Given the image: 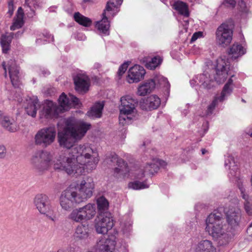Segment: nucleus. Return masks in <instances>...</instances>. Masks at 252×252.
I'll use <instances>...</instances> for the list:
<instances>
[{"label": "nucleus", "instance_id": "nucleus-9", "mask_svg": "<svg viewBox=\"0 0 252 252\" xmlns=\"http://www.w3.org/2000/svg\"><path fill=\"white\" fill-rule=\"evenodd\" d=\"M51 161V155L45 151L35 153L31 159V163L33 168L39 174H41L48 169Z\"/></svg>", "mask_w": 252, "mask_h": 252}, {"label": "nucleus", "instance_id": "nucleus-15", "mask_svg": "<svg viewBox=\"0 0 252 252\" xmlns=\"http://www.w3.org/2000/svg\"><path fill=\"white\" fill-rule=\"evenodd\" d=\"M107 160L108 163H116L118 166L114 170V175L116 177H119L121 175L125 176L128 172L127 163L124 159L119 158L116 154H111L107 157Z\"/></svg>", "mask_w": 252, "mask_h": 252}, {"label": "nucleus", "instance_id": "nucleus-19", "mask_svg": "<svg viewBox=\"0 0 252 252\" xmlns=\"http://www.w3.org/2000/svg\"><path fill=\"white\" fill-rule=\"evenodd\" d=\"M121 102L120 113L124 114H130L135 109V105L137 104L138 101L129 96H126L121 97Z\"/></svg>", "mask_w": 252, "mask_h": 252}, {"label": "nucleus", "instance_id": "nucleus-50", "mask_svg": "<svg viewBox=\"0 0 252 252\" xmlns=\"http://www.w3.org/2000/svg\"><path fill=\"white\" fill-rule=\"evenodd\" d=\"M247 232L250 239H252V222L247 228Z\"/></svg>", "mask_w": 252, "mask_h": 252}, {"label": "nucleus", "instance_id": "nucleus-12", "mask_svg": "<svg viewBox=\"0 0 252 252\" xmlns=\"http://www.w3.org/2000/svg\"><path fill=\"white\" fill-rule=\"evenodd\" d=\"M33 203L41 214L46 215L53 220L51 216L53 212L51 201L47 195L43 193L37 194L34 198Z\"/></svg>", "mask_w": 252, "mask_h": 252}, {"label": "nucleus", "instance_id": "nucleus-48", "mask_svg": "<svg viewBox=\"0 0 252 252\" xmlns=\"http://www.w3.org/2000/svg\"><path fill=\"white\" fill-rule=\"evenodd\" d=\"M223 4H225L227 7H231L232 8L235 6L236 4V0H224Z\"/></svg>", "mask_w": 252, "mask_h": 252}, {"label": "nucleus", "instance_id": "nucleus-7", "mask_svg": "<svg viewBox=\"0 0 252 252\" xmlns=\"http://www.w3.org/2000/svg\"><path fill=\"white\" fill-rule=\"evenodd\" d=\"M233 24L232 21L221 24L217 29L216 35L217 42L222 47L228 45L233 35Z\"/></svg>", "mask_w": 252, "mask_h": 252}, {"label": "nucleus", "instance_id": "nucleus-35", "mask_svg": "<svg viewBox=\"0 0 252 252\" xmlns=\"http://www.w3.org/2000/svg\"><path fill=\"white\" fill-rule=\"evenodd\" d=\"M174 7L180 14L186 17L189 16L188 5L186 3L182 1H177L174 3Z\"/></svg>", "mask_w": 252, "mask_h": 252}, {"label": "nucleus", "instance_id": "nucleus-27", "mask_svg": "<svg viewBox=\"0 0 252 252\" xmlns=\"http://www.w3.org/2000/svg\"><path fill=\"white\" fill-rule=\"evenodd\" d=\"M89 225L86 224H82L78 225L74 233V237L79 240L87 239L89 236Z\"/></svg>", "mask_w": 252, "mask_h": 252}, {"label": "nucleus", "instance_id": "nucleus-43", "mask_svg": "<svg viewBox=\"0 0 252 252\" xmlns=\"http://www.w3.org/2000/svg\"><path fill=\"white\" fill-rule=\"evenodd\" d=\"M128 62H126L120 65L118 71V74L119 76H122L126 72L128 67Z\"/></svg>", "mask_w": 252, "mask_h": 252}, {"label": "nucleus", "instance_id": "nucleus-34", "mask_svg": "<svg viewBox=\"0 0 252 252\" xmlns=\"http://www.w3.org/2000/svg\"><path fill=\"white\" fill-rule=\"evenodd\" d=\"M98 214L100 215L109 213L107 210L108 209L109 203L107 200L103 196L100 197L97 200Z\"/></svg>", "mask_w": 252, "mask_h": 252}, {"label": "nucleus", "instance_id": "nucleus-26", "mask_svg": "<svg viewBox=\"0 0 252 252\" xmlns=\"http://www.w3.org/2000/svg\"><path fill=\"white\" fill-rule=\"evenodd\" d=\"M13 38H14L13 32H11L8 35L2 34L1 35L0 43L3 53L6 54L9 50L10 44Z\"/></svg>", "mask_w": 252, "mask_h": 252}, {"label": "nucleus", "instance_id": "nucleus-5", "mask_svg": "<svg viewBox=\"0 0 252 252\" xmlns=\"http://www.w3.org/2000/svg\"><path fill=\"white\" fill-rule=\"evenodd\" d=\"M157 82L159 84V87L163 88L165 94L169 95L170 85L167 78L163 76H159L155 79L147 80L139 87L137 94L140 96H144L147 94L150 93L155 88Z\"/></svg>", "mask_w": 252, "mask_h": 252}, {"label": "nucleus", "instance_id": "nucleus-17", "mask_svg": "<svg viewBox=\"0 0 252 252\" xmlns=\"http://www.w3.org/2000/svg\"><path fill=\"white\" fill-rule=\"evenodd\" d=\"M73 81L76 92L82 94L88 92L90 84L89 79L87 76L78 74L74 77Z\"/></svg>", "mask_w": 252, "mask_h": 252}, {"label": "nucleus", "instance_id": "nucleus-13", "mask_svg": "<svg viewBox=\"0 0 252 252\" xmlns=\"http://www.w3.org/2000/svg\"><path fill=\"white\" fill-rule=\"evenodd\" d=\"M114 225L113 220L110 213L99 215L95 220V228L97 233L106 234Z\"/></svg>", "mask_w": 252, "mask_h": 252}, {"label": "nucleus", "instance_id": "nucleus-20", "mask_svg": "<svg viewBox=\"0 0 252 252\" xmlns=\"http://www.w3.org/2000/svg\"><path fill=\"white\" fill-rule=\"evenodd\" d=\"M7 67L12 85L15 88H18L20 85L19 70L15 61L12 60L9 61L7 63Z\"/></svg>", "mask_w": 252, "mask_h": 252}, {"label": "nucleus", "instance_id": "nucleus-33", "mask_svg": "<svg viewBox=\"0 0 252 252\" xmlns=\"http://www.w3.org/2000/svg\"><path fill=\"white\" fill-rule=\"evenodd\" d=\"M215 248L210 241L205 240L201 241L198 243L196 248L197 252H205L209 251V252H214Z\"/></svg>", "mask_w": 252, "mask_h": 252}, {"label": "nucleus", "instance_id": "nucleus-51", "mask_svg": "<svg viewBox=\"0 0 252 252\" xmlns=\"http://www.w3.org/2000/svg\"><path fill=\"white\" fill-rule=\"evenodd\" d=\"M7 116V115L5 114V113L2 111L0 110V125L2 124V122L3 119Z\"/></svg>", "mask_w": 252, "mask_h": 252}, {"label": "nucleus", "instance_id": "nucleus-52", "mask_svg": "<svg viewBox=\"0 0 252 252\" xmlns=\"http://www.w3.org/2000/svg\"><path fill=\"white\" fill-rule=\"evenodd\" d=\"M238 4L242 8V10L244 11L245 8L246 7V4L244 2V1L243 0H241L239 2Z\"/></svg>", "mask_w": 252, "mask_h": 252}, {"label": "nucleus", "instance_id": "nucleus-56", "mask_svg": "<svg viewBox=\"0 0 252 252\" xmlns=\"http://www.w3.org/2000/svg\"><path fill=\"white\" fill-rule=\"evenodd\" d=\"M198 81L196 79H192L190 81V83L191 84V86H194L196 83L198 84L199 83L197 82Z\"/></svg>", "mask_w": 252, "mask_h": 252}, {"label": "nucleus", "instance_id": "nucleus-28", "mask_svg": "<svg viewBox=\"0 0 252 252\" xmlns=\"http://www.w3.org/2000/svg\"><path fill=\"white\" fill-rule=\"evenodd\" d=\"M38 106V100L37 98L34 99H30L27 106L25 108L27 114L33 118L35 117Z\"/></svg>", "mask_w": 252, "mask_h": 252}, {"label": "nucleus", "instance_id": "nucleus-61", "mask_svg": "<svg viewBox=\"0 0 252 252\" xmlns=\"http://www.w3.org/2000/svg\"><path fill=\"white\" fill-rule=\"evenodd\" d=\"M81 37H82V36H84V35H83V34H81Z\"/></svg>", "mask_w": 252, "mask_h": 252}, {"label": "nucleus", "instance_id": "nucleus-25", "mask_svg": "<svg viewBox=\"0 0 252 252\" xmlns=\"http://www.w3.org/2000/svg\"><path fill=\"white\" fill-rule=\"evenodd\" d=\"M234 75H231L230 78L228 79L227 83L224 85L221 92L220 95L218 97L219 101L222 102L225 99L226 97L229 95L233 91V80L232 78Z\"/></svg>", "mask_w": 252, "mask_h": 252}, {"label": "nucleus", "instance_id": "nucleus-31", "mask_svg": "<svg viewBox=\"0 0 252 252\" xmlns=\"http://www.w3.org/2000/svg\"><path fill=\"white\" fill-rule=\"evenodd\" d=\"M162 60L163 59L160 56H156L149 61H148L147 58L144 59L143 62L145 63V66L148 69L154 70L161 63Z\"/></svg>", "mask_w": 252, "mask_h": 252}, {"label": "nucleus", "instance_id": "nucleus-21", "mask_svg": "<svg viewBox=\"0 0 252 252\" xmlns=\"http://www.w3.org/2000/svg\"><path fill=\"white\" fill-rule=\"evenodd\" d=\"M160 103V99L158 96L156 95H152L144 100L142 107L143 109L151 111L157 109Z\"/></svg>", "mask_w": 252, "mask_h": 252}, {"label": "nucleus", "instance_id": "nucleus-58", "mask_svg": "<svg viewBox=\"0 0 252 252\" xmlns=\"http://www.w3.org/2000/svg\"><path fill=\"white\" fill-rule=\"evenodd\" d=\"M90 1H91V0H83V2H84V3H87V2H90Z\"/></svg>", "mask_w": 252, "mask_h": 252}, {"label": "nucleus", "instance_id": "nucleus-37", "mask_svg": "<svg viewBox=\"0 0 252 252\" xmlns=\"http://www.w3.org/2000/svg\"><path fill=\"white\" fill-rule=\"evenodd\" d=\"M225 166H228L230 169V174L233 176L237 175L238 171V167L235 164L234 158L232 156H228L225 160Z\"/></svg>", "mask_w": 252, "mask_h": 252}, {"label": "nucleus", "instance_id": "nucleus-44", "mask_svg": "<svg viewBox=\"0 0 252 252\" xmlns=\"http://www.w3.org/2000/svg\"><path fill=\"white\" fill-rule=\"evenodd\" d=\"M8 10L7 14H8L9 17H11L13 14L14 10V1L13 0H10L8 2Z\"/></svg>", "mask_w": 252, "mask_h": 252}, {"label": "nucleus", "instance_id": "nucleus-22", "mask_svg": "<svg viewBox=\"0 0 252 252\" xmlns=\"http://www.w3.org/2000/svg\"><path fill=\"white\" fill-rule=\"evenodd\" d=\"M226 217L228 224L232 227H235L239 225L241 220V213L239 210H230L226 213Z\"/></svg>", "mask_w": 252, "mask_h": 252}, {"label": "nucleus", "instance_id": "nucleus-8", "mask_svg": "<svg viewBox=\"0 0 252 252\" xmlns=\"http://www.w3.org/2000/svg\"><path fill=\"white\" fill-rule=\"evenodd\" d=\"M73 187L75 189L77 202L80 203L85 201L93 195L94 184L92 178L84 180L76 187L73 185Z\"/></svg>", "mask_w": 252, "mask_h": 252}, {"label": "nucleus", "instance_id": "nucleus-10", "mask_svg": "<svg viewBox=\"0 0 252 252\" xmlns=\"http://www.w3.org/2000/svg\"><path fill=\"white\" fill-rule=\"evenodd\" d=\"M56 135V131L55 127H49L42 128L35 135V144L46 147L54 141Z\"/></svg>", "mask_w": 252, "mask_h": 252}, {"label": "nucleus", "instance_id": "nucleus-55", "mask_svg": "<svg viewBox=\"0 0 252 252\" xmlns=\"http://www.w3.org/2000/svg\"><path fill=\"white\" fill-rule=\"evenodd\" d=\"M2 67H3V69L5 71V72H4V75H5V77H6L7 76V73H6V65H5V63L4 62H3L2 63Z\"/></svg>", "mask_w": 252, "mask_h": 252}, {"label": "nucleus", "instance_id": "nucleus-36", "mask_svg": "<svg viewBox=\"0 0 252 252\" xmlns=\"http://www.w3.org/2000/svg\"><path fill=\"white\" fill-rule=\"evenodd\" d=\"M74 19L77 23L86 27L90 26L92 23L90 18L83 16L79 12H75L74 14Z\"/></svg>", "mask_w": 252, "mask_h": 252}, {"label": "nucleus", "instance_id": "nucleus-32", "mask_svg": "<svg viewBox=\"0 0 252 252\" xmlns=\"http://www.w3.org/2000/svg\"><path fill=\"white\" fill-rule=\"evenodd\" d=\"M238 187L241 192V195L242 197L245 200V202L244 203V208L245 211L248 214H252V210L250 206V203L249 201V196L246 193L245 189L244 188L243 184L242 183H238Z\"/></svg>", "mask_w": 252, "mask_h": 252}, {"label": "nucleus", "instance_id": "nucleus-47", "mask_svg": "<svg viewBox=\"0 0 252 252\" xmlns=\"http://www.w3.org/2000/svg\"><path fill=\"white\" fill-rule=\"evenodd\" d=\"M203 34L202 32H197L194 33L191 38L190 42L192 43L196 40L199 37H202Z\"/></svg>", "mask_w": 252, "mask_h": 252}, {"label": "nucleus", "instance_id": "nucleus-2", "mask_svg": "<svg viewBox=\"0 0 252 252\" xmlns=\"http://www.w3.org/2000/svg\"><path fill=\"white\" fill-rule=\"evenodd\" d=\"M224 214V209L220 207L214 210L206 219V231L220 246L229 244L233 236L231 232L226 230Z\"/></svg>", "mask_w": 252, "mask_h": 252}, {"label": "nucleus", "instance_id": "nucleus-1", "mask_svg": "<svg viewBox=\"0 0 252 252\" xmlns=\"http://www.w3.org/2000/svg\"><path fill=\"white\" fill-rule=\"evenodd\" d=\"M65 126L58 133L59 145L68 150L62 152L53 160L55 170L63 171L68 175L82 174L85 169H94L97 159H92L93 150L85 145H76L90 128L91 125L84 122L75 126L72 118L67 119Z\"/></svg>", "mask_w": 252, "mask_h": 252}, {"label": "nucleus", "instance_id": "nucleus-46", "mask_svg": "<svg viewBox=\"0 0 252 252\" xmlns=\"http://www.w3.org/2000/svg\"><path fill=\"white\" fill-rule=\"evenodd\" d=\"M128 114H124L120 113V115L119 116V121L120 123L122 124L123 125H124L126 123V120H130V117H129L127 115Z\"/></svg>", "mask_w": 252, "mask_h": 252}, {"label": "nucleus", "instance_id": "nucleus-53", "mask_svg": "<svg viewBox=\"0 0 252 252\" xmlns=\"http://www.w3.org/2000/svg\"><path fill=\"white\" fill-rule=\"evenodd\" d=\"M23 34V32H21L20 31L17 32L16 33H14V38H18L19 37L21 36L22 34Z\"/></svg>", "mask_w": 252, "mask_h": 252}, {"label": "nucleus", "instance_id": "nucleus-40", "mask_svg": "<svg viewBox=\"0 0 252 252\" xmlns=\"http://www.w3.org/2000/svg\"><path fill=\"white\" fill-rule=\"evenodd\" d=\"M129 186L134 189H143L149 187V186L146 184L145 181L142 182L135 181L134 182L130 183L129 184Z\"/></svg>", "mask_w": 252, "mask_h": 252}, {"label": "nucleus", "instance_id": "nucleus-59", "mask_svg": "<svg viewBox=\"0 0 252 252\" xmlns=\"http://www.w3.org/2000/svg\"><path fill=\"white\" fill-rule=\"evenodd\" d=\"M242 101L243 102H246V101L244 99H242Z\"/></svg>", "mask_w": 252, "mask_h": 252}, {"label": "nucleus", "instance_id": "nucleus-14", "mask_svg": "<svg viewBox=\"0 0 252 252\" xmlns=\"http://www.w3.org/2000/svg\"><path fill=\"white\" fill-rule=\"evenodd\" d=\"M73 185H71L62 193L60 197V205L63 209L65 210H70L74 205V203L79 204L77 202L76 197V193Z\"/></svg>", "mask_w": 252, "mask_h": 252}, {"label": "nucleus", "instance_id": "nucleus-38", "mask_svg": "<svg viewBox=\"0 0 252 252\" xmlns=\"http://www.w3.org/2000/svg\"><path fill=\"white\" fill-rule=\"evenodd\" d=\"M25 4L30 8L31 13L29 14V16L32 17L35 15V9L38 7V4L35 0H25Z\"/></svg>", "mask_w": 252, "mask_h": 252}, {"label": "nucleus", "instance_id": "nucleus-60", "mask_svg": "<svg viewBox=\"0 0 252 252\" xmlns=\"http://www.w3.org/2000/svg\"><path fill=\"white\" fill-rule=\"evenodd\" d=\"M39 40H40V39H37V40H36V42H38Z\"/></svg>", "mask_w": 252, "mask_h": 252}, {"label": "nucleus", "instance_id": "nucleus-3", "mask_svg": "<svg viewBox=\"0 0 252 252\" xmlns=\"http://www.w3.org/2000/svg\"><path fill=\"white\" fill-rule=\"evenodd\" d=\"M229 64L222 59L217 60L215 67L212 70V75L208 72L204 71L203 73L198 75L196 79L199 83L201 84L203 88L210 89L214 86V81L218 84L223 83L229 75Z\"/></svg>", "mask_w": 252, "mask_h": 252}, {"label": "nucleus", "instance_id": "nucleus-29", "mask_svg": "<svg viewBox=\"0 0 252 252\" xmlns=\"http://www.w3.org/2000/svg\"><path fill=\"white\" fill-rule=\"evenodd\" d=\"M16 18L14 20L12 25L10 26V30L14 31L21 28L24 25V12L21 7L18 8L16 14Z\"/></svg>", "mask_w": 252, "mask_h": 252}, {"label": "nucleus", "instance_id": "nucleus-24", "mask_svg": "<svg viewBox=\"0 0 252 252\" xmlns=\"http://www.w3.org/2000/svg\"><path fill=\"white\" fill-rule=\"evenodd\" d=\"M103 102H96L87 112V115L93 119L100 118L104 108Z\"/></svg>", "mask_w": 252, "mask_h": 252}, {"label": "nucleus", "instance_id": "nucleus-18", "mask_svg": "<svg viewBox=\"0 0 252 252\" xmlns=\"http://www.w3.org/2000/svg\"><path fill=\"white\" fill-rule=\"evenodd\" d=\"M166 165V163L162 160L159 159H154L152 161L147 163L144 167L143 170L138 178L141 179L144 176V174L153 175L155 173H157L160 167H164Z\"/></svg>", "mask_w": 252, "mask_h": 252}, {"label": "nucleus", "instance_id": "nucleus-4", "mask_svg": "<svg viewBox=\"0 0 252 252\" xmlns=\"http://www.w3.org/2000/svg\"><path fill=\"white\" fill-rule=\"evenodd\" d=\"M59 105L52 101L47 100L43 105L42 109L39 111L40 118H49L52 117H57L60 113H63L62 108L64 106H68L69 101L67 95L62 93L59 99Z\"/></svg>", "mask_w": 252, "mask_h": 252}, {"label": "nucleus", "instance_id": "nucleus-45", "mask_svg": "<svg viewBox=\"0 0 252 252\" xmlns=\"http://www.w3.org/2000/svg\"><path fill=\"white\" fill-rule=\"evenodd\" d=\"M7 156V150L3 145H0V159H4Z\"/></svg>", "mask_w": 252, "mask_h": 252}, {"label": "nucleus", "instance_id": "nucleus-54", "mask_svg": "<svg viewBox=\"0 0 252 252\" xmlns=\"http://www.w3.org/2000/svg\"><path fill=\"white\" fill-rule=\"evenodd\" d=\"M41 73L44 76H46L50 74V72L47 70H43L41 71Z\"/></svg>", "mask_w": 252, "mask_h": 252}, {"label": "nucleus", "instance_id": "nucleus-30", "mask_svg": "<svg viewBox=\"0 0 252 252\" xmlns=\"http://www.w3.org/2000/svg\"><path fill=\"white\" fill-rule=\"evenodd\" d=\"M246 50L244 47L238 43L234 44L229 49L228 54L232 55L234 59L245 54Z\"/></svg>", "mask_w": 252, "mask_h": 252}, {"label": "nucleus", "instance_id": "nucleus-11", "mask_svg": "<svg viewBox=\"0 0 252 252\" xmlns=\"http://www.w3.org/2000/svg\"><path fill=\"white\" fill-rule=\"evenodd\" d=\"M122 3V0H109L107 2L105 9L102 13L103 16L101 21H97L96 24V27L97 30L105 35L109 34L110 23L108 18L105 15V11H110L113 9V7L115 8L118 5H121Z\"/></svg>", "mask_w": 252, "mask_h": 252}, {"label": "nucleus", "instance_id": "nucleus-6", "mask_svg": "<svg viewBox=\"0 0 252 252\" xmlns=\"http://www.w3.org/2000/svg\"><path fill=\"white\" fill-rule=\"evenodd\" d=\"M95 213V204L89 203L83 207L73 210L68 216V219L73 221L81 222L92 219Z\"/></svg>", "mask_w": 252, "mask_h": 252}, {"label": "nucleus", "instance_id": "nucleus-16", "mask_svg": "<svg viewBox=\"0 0 252 252\" xmlns=\"http://www.w3.org/2000/svg\"><path fill=\"white\" fill-rule=\"evenodd\" d=\"M145 73L143 66L135 64L129 69L127 80L129 83H137L144 78Z\"/></svg>", "mask_w": 252, "mask_h": 252}, {"label": "nucleus", "instance_id": "nucleus-42", "mask_svg": "<svg viewBox=\"0 0 252 252\" xmlns=\"http://www.w3.org/2000/svg\"><path fill=\"white\" fill-rule=\"evenodd\" d=\"M9 100L17 101L18 103L22 101L23 99L21 94L19 93L12 91L8 96Z\"/></svg>", "mask_w": 252, "mask_h": 252}, {"label": "nucleus", "instance_id": "nucleus-49", "mask_svg": "<svg viewBox=\"0 0 252 252\" xmlns=\"http://www.w3.org/2000/svg\"><path fill=\"white\" fill-rule=\"evenodd\" d=\"M43 35L47 38L48 40V41L49 42L50 41H54V38L53 35H51L49 33L47 32L43 33Z\"/></svg>", "mask_w": 252, "mask_h": 252}, {"label": "nucleus", "instance_id": "nucleus-23", "mask_svg": "<svg viewBox=\"0 0 252 252\" xmlns=\"http://www.w3.org/2000/svg\"><path fill=\"white\" fill-rule=\"evenodd\" d=\"M1 126L5 130L10 132H15L19 129V126L16 121L7 115L3 120Z\"/></svg>", "mask_w": 252, "mask_h": 252}, {"label": "nucleus", "instance_id": "nucleus-39", "mask_svg": "<svg viewBox=\"0 0 252 252\" xmlns=\"http://www.w3.org/2000/svg\"><path fill=\"white\" fill-rule=\"evenodd\" d=\"M67 98L68 99L69 103L68 106H64L63 109V111H67L70 107L71 104L74 106L78 105L79 103V99L76 96L72 94H69V97Z\"/></svg>", "mask_w": 252, "mask_h": 252}, {"label": "nucleus", "instance_id": "nucleus-41", "mask_svg": "<svg viewBox=\"0 0 252 252\" xmlns=\"http://www.w3.org/2000/svg\"><path fill=\"white\" fill-rule=\"evenodd\" d=\"M218 101H219V99L218 97H215L212 101L211 103L207 107V109L206 112V115H210L213 113L214 110L218 104Z\"/></svg>", "mask_w": 252, "mask_h": 252}, {"label": "nucleus", "instance_id": "nucleus-57", "mask_svg": "<svg viewBox=\"0 0 252 252\" xmlns=\"http://www.w3.org/2000/svg\"><path fill=\"white\" fill-rule=\"evenodd\" d=\"M207 150H206L205 149H201V153L202 155H204L207 153Z\"/></svg>", "mask_w": 252, "mask_h": 252}]
</instances>
